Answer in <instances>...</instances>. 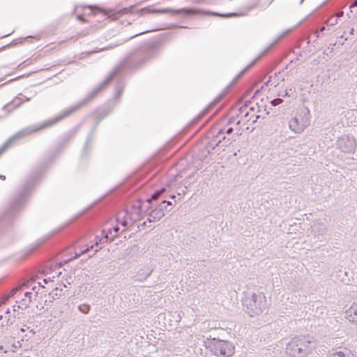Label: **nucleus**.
Segmentation results:
<instances>
[{"instance_id": "nucleus-1", "label": "nucleus", "mask_w": 357, "mask_h": 357, "mask_svg": "<svg viewBox=\"0 0 357 357\" xmlns=\"http://www.w3.org/2000/svg\"><path fill=\"white\" fill-rule=\"evenodd\" d=\"M158 44H145L130 52L125 59L109 73L106 79L94 88L82 100L68 109L73 114L95 99L100 93L116 78H119L125 69L134 70L144 65L158 53Z\"/></svg>"}, {"instance_id": "nucleus-2", "label": "nucleus", "mask_w": 357, "mask_h": 357, "mask_svg": "<svg viewBox=\"0 0 357 357\" xmlns=\"http://www.w3.org/2000/svg\"><path fill=\"white\" fill-rule=\"evenodd\" d=\"M44 171L43 165L38 166L26 178L17 195L11 199L8 208L0 215V229L11 225L14 222Z\"/></svg>"}, {"instance_id": "nucleus-3", "label": "nucleus", "mask_w": 357, "mask_h": 357, "mask_svg": "<svg viewBox=\"0 0 357 357\" xmlns=\"http://www.w3.org/2000/svg\"><path fill=\"white\" fill-rule=\"evenodd\" d=\"M72 114L69 111L68 108L65 109L57 116L54 117L52 119H50L43 123H40L38 124H34L29 126L22 130L17 132L14 135H13L10 139H8L0 148V155L7 150L17 139H22L33 132H37L43 129L47 128L49 127L53 126L56 124L59 121L65 119L66 118L70 116Z\"/></svg>"}, {"instance_id": "nucleus-4", "label": "nucleus", "mask_w": 357, "mask_h": 357, "mask_svg": "<svg viewBox=\"0 0 357 357\" xmlns=\"http://www.w3.org/2000/svg\"><path fill=\"white\" fill-rule=\"evenodd\" d=\"M316 342L308 335H298L291 338L286 346V353L290 357H307L313 354Z\"/></svg>"}, {"instance_id": "nucleus-5", "label": "nucleus", "mask_w": 357, "mask_h": 357, "mask_svg": "<svg viewBox=\"0 0 357 357\" xmlns=\"http://www.w3.org/2000/svg\"><path fill=\"white\" fill-rule=\"evenodd\" d=\"M205 344L213 354L219 357H230L235 353L234 345L227 340L215 337L207 338Z\"/></svg>"}, {"instance_id": "nucleus-6", "label": "nucleus", "mask_w": 357, "mask_h": 357, "mask_svg": "<svg viewBox=\"0 0 357 357\" xmlns=\"http://www.w3.org/2000/svg\"><path fill=\"white\" fill-rule=\"evenodd\" d=\"M245 311L250 316L254 317L264 312L266 306L265 296L262 294H252L251 296H245L242 300Z\"/></svg>"}, {"instance_id": "nucleus-7", "label": "nucleus", "mask_w": 357, "mask_h": 357, "mask_svg": "<svg viewBox=\"0 0 357 357\" xmlns=\"http://www.w3.org/2000/svg\"><path fill=\"white\" fill-rule=\"evenodd\" d=\"M137 12L141 14H166L172 15H183L185 16L196 15L200 13L199 10L192 8H182L179 9L167 8H151V7H145L138 10Z\"/></svg>"}, {"instance_id": "nucleus-8", "label": "nucleus", "mask_w": 357, "mask_h": 357, "mask_svg": "<svg viewBox=\"0 0 357 357\" xmlns=\"http://www.w3.org/2000/svg\"><path fill=\"white\" fill-rule=\"evenodd\" d=\"M310 113L307 107L299 109L296 116L289 121V128L295 132H301L310 123Z\"/></svg>"}, {"instance_id": "nucleus-9", "label": "nucleus", "mask_w": 357, "mask_h": 357, "mask_svg": "<svg viewBox=\"0 0 357 357\" xmlns=\"http://www.w3.org/2000/svg\"><path fill=\"white\" fill-rule=\"evenodd\" d=\"M338 148L344 153H354L356 149V142L354 137L344 135L337 140Z\"/></svg>"}, {"instance_id": "nucleus-10", "label": "nucleus", "mask_w": 357, "mask_h": 357, "mask_svg": "<svg viewBox=\"0 0 357 357\" xmlns=\"http://www.w3.org/2000/svg\"><path fill=\"white\" fill-rule=\"evenodd\" d=\"M100 122H101V121H99V119L97 118L96 121L93 123L90 132H89L87 138L86 139V142H85L84 145L82 149V158H86L88 155V154L90 153V151L91 150V144L93 142V137L96 132L97 127L98 126V125Z\"/></svg>"}, {"instance_id": "nucleus-11", "label": "nucleus", "mask_w": 357, "mask_h": 357, "mask_svg": "<svg viewBox=\"0 0 357 357\" xmlns=\"http://www.w3.org/2000/svg\"><path fill=\"white\" fill-rule=\"evenodd\" d=\"M326 357H357L354 352L347 347H336L329 350Z\"/></svg>"}, {"instance_id": "nucleus-12", "label": "nucleus", "mask_w": 357, "mask_h": 357, "mask_svg": "<svg viewBox=\"0 0 357 357\" xmlns=\"http://www.w3.org/2000/svg\"><path fill=\"white\" fill-rule=\"evenodd\" d=\"M119 227H114L112 229H109V231H107L105 229H103L102 231L103 237L99 240L100 243H107L108 241H112L114 236H116V234L119 232Z\"/></svg>"}, {"instance_id": "nucleus-13", "label": "nucleus", "mask_w": 357, "mask_h": 357, "mask_svg": "<svg viewBox=\"0 0 357 357\" xmlns=\"http://www.w3.org/2000/svg\"><path fill=\"white\" fill-rule=\"evenodd\" d=\"M23 102L20 97H15L12 101L9 102L3 107V110L7 112V114H10L13 109L19 107Z\"/></svg>"}, {"instance_id": "nucleus-14", "label": "nucleus", "mask_w": 357, "mask_h": 357, "mask_svg": "<svg viewBox=\"0 0 357 357\" xmlns=\"http://www.w3.org/2000/svg\"><path fill=\"white\" fill-rule=\"evenodd\" d=\"M346 318L357 325V303H354L346 312Z\"/></svg>"}, {"instance_id": "nucleus-15", "label": "nucleus", "mask_w": 357, "mask_h": 357, "mask_svg": "<svg viewBox=\"0 0 357 357\" xmlns=\"http://www.w3.org/2000/svg\"><path fill=\"white\" fill-rule=\"evenodd\" d=\"M161 209H152L151 212L149 213V217L147 218V221L151 222H155L156 221L160 220L162 217H164V213L160 211Z\"/></svg>"}, {"instance_id": "nucleus-16", "label": "nucleus", "mask_w": 357, "mask_h": 357, "mask_svg": "<svg viewBox=\"0 0 357 357\" xmlns=\"http://www.w3.org/2000/svg\"><path fill=\"white\" fill-rule=\"evenodd\" d=\"M153 272V268L151 266H145L144 268L140 269L137 273L138 280L142 281L146 280L148 277L150 276L151 273Z\"/></svg>"}, {"instance_id": "nucleus-17", "label": "nucleus", "mask_w": 357, "mask_h": 357, "mask_svg": "<svg viewBox=\"0 0 357 357\" xmlns=\"http://www.w3.org/2000/svg\"><path fill=\"white\" fill-rule=\"evenodd\" d=\"M217 138H218V136L215 137L213 139L208 141L206 144L205 148L210 149L211 151H212L213 150H215L217 146H220V144L222 143V140L221 139L217 140Z\"/></svg>"}, {"instance_id": "nucleus-18", "label": "nucleus", "mask_w": 357, "mask_h": 357, "mask_svg": "<svg viewBox=\"0 0 357 357\" xmlns=\"http://www.w3.org/2000/svg\"><path fill=\"white\" fill-rule=\"evenodd\" d=\"M114 107L110 105L106 106L98 115L97 118L99 121H102L105 117L109 116L113 111Z\"/></svg>"}, {"instance_id": "nucleus-19", "label": "nucleus", "mask_w": 357, "mask_h": 357, "mask_svg": "<svg viewBox=\"0 0 357 357\" xmlns=\"http://www.w3.org/2000/svg\"><path fill=\"white\" fill-rule=\"evenodd\" d=\"M265 54V52L261 53V55H259L255 60H254L250 65H248L246 68H245L241 72H240L235 77L234 81H237L241 78V77L243 75V74L252 65H254L258 60L260 59L261 57L263 56V55Z\"/></svg>"}, {"instance_id": "nucleus-20", "label": "nucleus", "mask_w": 357, "mask_h": 357, "mask_svg": "<svg viewBox=\"0 0 357 357\" xmlns=\"http://www.w3.org/2000/svg\"><path fill=\"white\" fill-rule=\"evenodd\" d=\"M124 88V84L121 81H119L116 86V92L114 98L119 99Z\"/></svg>"}, {"instance_id": "nucleus-21", "label": "nucleus", "mask_w": 357, "mask_h": 357, "mask_svg": "<svg viewBox=\"0 0 357 357\" xmlns=\"http://www.w3.org/2000/svg\"><path fill=\"white\" fill-rule=\"evenodd\" d=\"M31 303V299H30L29 298H22L19 302L20 307H21V310H24L27 309L28 307H29Z\"/></svg>"}, {"instance_id": "nucleus-22", "label": "nucleus", "mask_w": 357, "mask_h": 357, "mask_svg": "<svg viewBox=\"0 0 357 357\" xmlns=\"http://www.w3.org/2000/svg\"><path fill=\"white\" fill-rule=\"evenodd\" d=\"M123 214V218H126L125 220H122L121 222V224L123 226V227H126L127 225H129V221L128 220V218H129L130 219H131V218L130 217V215L128 213V212L126 211H123L121 213H119L117 216V221H119V219L121 218V215Z\"/></svg>"}, {"instance_id": "nucleus-23", "label": "nucleus", "mask_w": 357, "mask_h": 357, "mask_svg": "<svg viewBox=\"0 0 357 357\" xmlns=\"http://www.w3.org/2000/svg\"><path fill=\"white\" fill-rule=\"evenodd\" d=\"M208 13L210 15H215V16H222V17H234V16H238V13H226V14H220L218 13L208 12Z\"/></svg>"}, {"instance_id": "nucleus-24", "label": "nucleus", "mask_w": 357, "mask_h": 357, "mask_svg": "<svg viewBox=\"0 0 357 357\" xmlns=\"http://www.w3.org/2000/svg\"><path fill=\"white\" fill-rule=\"evenodd\" d=\"M156 209H161L160 211L164 213V216L165 215V213L170 211L172 208H168L167 205H165V203H162V202L160 203V204L158 205L156 207Z\"/></svg>"}, {"instance_id": "nucleus-25", "label": "nucleus", "mask_w": 357, "mask_h": 357, "mask_svg": "<svg viewBox=\"0 0 357 357\" xmlns=\"http://www.w3.org/2000/svg\"><path fill=\"white\" fill-rule=\"evenodd\" d=\"M296 92V88H289L285 89L284 93L280 96L282 97H291Z\"/></svg>"}, {"instance_id": "nucleus-26", "label": "nucleus", "mask_w": 357, "mask_h": 357, "mask_svg": "<svg viewBox=\"0 0 357 357\" xmlns=\"http://www.w3.org/2000/svg\"><path fill=\"white\" fill-rule=\"evenodd\" d=\"M15 315L11 316L9 314L8 316H3V319H5L6 321V326H10L13 324V323L15 321Z\"/></svg>"}, {"instance_id": "nucleus-27", "label": "nucleus", "mask_w": 357, "mask_h": 357, "mask_svg": "<svg viewBox=\"0 0 357 357\" xmlns=\"http://www.w3.org/2000/svg\"><path fill=\"white\" fill-rule=\"evenodd\" d=\"M78 309L81 312L87 314L91 309V306L89 304H82L78 307Z\"/></svg>"}, {"instance_id": "nucleus-28", "label": "nucleus", "mask_w": 357, "mask_h": 357, "mask_svg": "<svg viewBox=\"0 0 357 357\" xmlns=\"http://www.w3.org/2000/svg\"><path fill=\"white\" fill-rule=\"evenodd\" d=\"M165 191V188H162L160 190L155 191L154 193L151 195L150 199H152V200L157 199L159 197V196H160V195L162 193H163Z\"/></svg>"}, {"instance_id": "nucleus-29", "label": "nucleus", "mask_w": 357, "mask_h": 357, "mask_svg": "<svg viewBox=\"0 0 357 357\" xmlns=\"http://www.w3.org/2000/svg\"><path fill=\"white\" fill-rule=\"evenodd\" d=\"M337 20L336 17H331L326 22L328 26H332L337 24Z\"/></svg>"}, {"instance_id": "nucleus-30", "label": "nucleus", "mask_w": 357, "mask_h": 357, "mask_svg": "<svg viewBox=\"0 0 357 357\" xmlns=\"http://www.w3.org/2000/svg\"><path fill=\"white\" fill-rule=\"evenodd\" d=\"M212 151H211L210 149L204 148L202 151V155L201 156L203 158H201L202 160L205 159L209 154L211 153Z\"/></svg>"}, {"instance_id": "nucleus-31", "label": "nucleus", "mask_w": 357, "mask_h": 357, "mask_svg": "<svg viewBox=\"0 0 357 357\" xmlns=\"http://www.w3.org/2000/svg\"><path fill=\"white\" fill-rule=\"evenodd\" d=\"M292 31V29H287L286 30L278 39V41L282 40L283 38L287 36L288 34H289Z\"/></svg>"}, {"instance_id": "nucleus-32", "label": "nucleus", "mask_w": 357, "mask_h": 357, "mask_svg": "<svg viewBox=\"0 0 357 357\" xmlns=\"http://www.w3.org/2000/svg\"><path fill=\"white\" fill-rule=\"evenodd\" d=\"M4 326H6L5 319H3V315H0V330L3 328Z\"/></svg>"}, {"instance_id": "nucleus-33", "label": "nucleus", "mask_w": 357, "mask_h": 357, "mask_svg": "<svg viewBox=\"0 0 357 357\" xmlns=\"http://www.w3.org/2000/svg\"><path fill=\"white\" fill-rule=\"evenodd\" d=\"M93 245H91L90 247H87L86 249L82 250L81 252L79 255H76V257H79V255L86 253L89 252L91 249H92Z\"/></svg>"}, {"instance_id": "nucleus-34", "label": "nucleus", "mask_w": 357, "mask_h": 357, "mask_svg": "<svg viewBox=\"0 0 357 357\" xmlns=\"http://www.w3.org/2000/svg\"><path fill=\"white\" fill-rule=\"evenodd\" d=\"M162 203H165V205H167V207H168V208H172V205H173V204H172V202H170V201H167V200H165V199L162 200Z\"/></svg>"}, {"instance_id": "nucleus-35", "label": "nucleus", "mask_w": 357, "mask_h": 357, "mask_svg": "<svg viewBox=\"0 0 357 357\" xmlns=\"http://www.w3.org/2000/svg\"><path fill=\"white\" fill-rule=\"evenodd\" d=\"M18 301L16 302V304L13 306V311L16 312L21 309V307H20V304H17Z\"/></svg>"}, {"instance_id": "nucleus-36", "label": "nucleus", "mask_w": 357, "mask_h": 357, "mask_svg": "<svg viewBox=\"0 0 357 357\" xmlns=\"http://www.w3.org/2000/svg\"><path fill=\"white\" fill-rule=\"evenodd\" d=\"M31 295H32L31 291H26L24 293V298H29L30 299H31Z\"/></svg>"}, {"instance_id": "nucleus-37", "label": "nucleus", "mask_w": 357, "mask_h": 357, "mask_svg": "<svg viewBox=\"0 0 357 357\" xmlns=\"http://www.w3.org/2000/svg\"><path fill=\"white\" fill-rule=\"evenodd\" d=\"M38 289H39V287H38V286H34L31 288V290L36 292V296H37L38 294Z\"/></svg>"}, {"instance_id": "nucleus-38", "label": "nucleus", "mask_w": 357, "mask_h": 357, "mask_svg": "<svg viewBox=\"0 0 357 357\" xmlns=\"http://www.w3.org/2000/svg\"><path fill=\"white\" fill-rule=\"evenodd\" d=\"M149 31H144L140 32V33H137V34H135V35H134V36H130V37L129 38V39H131V38H134V37H135V36H139V35H141V34H143V33H148V32H149Z\"/></svg>"}, {"instance_id": "nucleus-39", "label": "nucleus", "mask_w": 357, "mask_h": 357, "mask_svg": "<svg viewBox=\"0 0 357 357\" xmlns=\"http://www.w3.org/2000/svg\"><path fill=\"white\" fill-rule=\"evenodd\" d=\"M77 18L78 20H79L81 22H84V17L82 15H78L77 16Z\"/></svg>"}, {"instance_id": "nucleus-40", "label": "nucleus", "mask_w": 357, "mask_h": 357, "mask_svg": "<svg viewBox=\"0 0 357 357\" xmlns=\"http://www.w3.org/2000/svg\"><path fill=\"white\" fill-rule=\"evenodd\" d=\"M233 128L231 127L229 128L227 130H226V133L229 135L231 134L232 132H233Z\"/></svg>"}, {"instance_id": "nucleus-41", "label": "nucleus", "mask_w": 357, "mask_h": 357, "mask_svg": "<svg viewBox=\"0 0 357 357\" xmlns=\"http://www.w3.org/2000/svg\"><path fill=\"white\" fill-rule=\"evenodd\" d=\"M0 351L1 353H7V350L4 349V347L2 345L0 346Z\"/></svg>"}, {"instance_id": "nucleus-42", "label": "nucleus", "mask_w": 357, "mask_h": 357, "mask_svg": "<svg viewBox=\"0 0 357 357\" xmlns=\"http://www.w3.org/2000/svg\"><path fill=\"white\" fill-rule=\"evenodd\" d=\"M60 296V294H57V293H55L52 295V298L53 299H56V298H58Z\"/></svg>"}, {"instance_id": "nucleus-43", "label": "nucleus", "mask_w": 357, "mask_h": 357, "mask_svg": "<svg viewBox=\"0 0 357 357\" xmlns=\"http://www.w3.org/2000/svg\"><path fill=\"white\" fill-rule=\"evenodd\" d=\"M36 249V247H33L31 248L29 251V253L28 255H31L32 252H33V251Z\"/></svg>"}, {"instance_id": "nucleus-44", "label": "nucleus", "mask_w": 357, "mask_h": 357, "mask_svg": "<svg viewBox=\"0 0 357 357\" xmlns=\"http://www.w3.org/2000/svg\"><path fill=\"white\" fill-rule=\"evenodd\" d=\"M357 6V0L355 1L352 4H351L350 8L356 7Z\"/></svg>"}, {"instance_id": "nucleus-45", "label": "nucleus", "mask_w": 357, "mask_h": 357, "mask_svg": "<svg viewBox=\"0 0 357 357\" xmlns=\"http://www.w3.org/2000/svg\"><path fill=\"white\" fill-rule=\"evenodd\" d=\"M49 281H51V278H45L43 280V282L47 284Z\"/></svg>"}, {"instance_id": "nucleus-46", "label": "nucleus", "mask_w": 357, "mask_h": 357, "mask_svg": "<svg viewBox=\"0 0 357 357\" xmlns=\"http://www.w3.org/2000/svg\"><path fill=\"white\" fill-rule=\"evenodd\" d=\"M14 44H15V40H13V42L11 43H10L9 45H6L5 47H3V49L6 48V47H9L10 45H13Z\"/></svg>"}, {"instance_id": "nucleus-47", "label": "nucleus", "mask_w": 357, "mask_h": 357, "mask_svg": "<svg viewBox=\"0 0 357 357\" xmlns=\"http://www.w3.org/2000/svg\"><path fill=\"white\" fill-rule=\"evenodd\" d=\"M319 34H320L319 31L314 33L315 37L317 38H318L319 37Z\"/></svg>"}, {"instance_id": "nucleus-48", "label": "nucleus", "mask_w": 357, "mask_h": 357, "mask_svg": "<svg viewBox=\"0 0 357 357\" xmlns=\"http://www.w3.org/2000/svg\"><path fill=\"white\" fill-rule=\"evenodd\" d=\"M147 204H148L149 206L146 207V209L145 212H147V210L151 208V203L148 201Z\"/></svg>"}, {"instance_id": "nucleus-49", "label": "nucleus", "mask_w": 357, "mask_h": 357, "mask_svg": "<svg viewBox=\"0 0 357 357\" xmlns=\"http://www.w3.org/2000/svg\"><path fill=\"white\" fill-rule=\"evenodd\" d=\"M354 33V28H351V29L349 31V34L353 35Z\"/></svg>"}, {"instance_id": "nucleus-50", "label": "nucleus", "mask_w": 357, "mask_h": 357, "mask_svg": "<svg viewBox=\"0 0 357 357\" xmlns=\"http://www.w3.org/2000/svg\"><path fill=\"white\" fill-rule=\"evenodd\" d=\"M324 30H325V27L322 26V27L320 28L319 32L322 33Z\"/></svg>"}, {"instance_id": "nucleus-51", "label": "nucleus", "mask_w": 357, "mask_h": 357, "mask_svg": "<svg viewBox=\"0 0 357 357\" xmlns=\"http://www.w3.org/2000/svg\"><path fill=\"white\" fill-rule=\"evenodd\" d=\"M259 117V116H255V119L252 120V123H255L257 120V119Z\"/></svg>"}, {"instance_id": "nucleus-52", "label": "nucleus", "mask_w": 357, "mask_h": 357, "mask_svg": "<svg viewBox=\"0 0 357 357\" xmlns=\"http://www.w3.org/2000/svg\"><path fill=\"white\" fill-rule=\"evenodd\" d=\"M5 314H8V315L10 314V309H9V308H8V309H7V310L6 311V313H5Z\"/></svg>"}, {"instance_id": "nucleus-53", "label": "nucleus", "mask_w": 357, "mask_h": 357, "mask_svg": "<svg viewBox=\"0 0 357 357\" xmlns=\"http://www.w3.org/2000/svg\"><path fill=\"white\" fill-rule=\"evenodd\" d=\"M147 222H149L147 220H146V221H144V222L141 225V226H142V227L146 226Z\"/></svg>"}, {"instance_id": "nucleus-54", "label": "nucleus", "mask_w": 357, "mask_h": 357, "mask_svg": "<svg viewBox=\"0 0 357 357\" xmlns=\"http://www.w3.org/2000/svg\"><path fill=\"white\" fill-rule=\"evenodd\" d=\"M0 178H1L2 180H5L6 176L3 175H0Z\"/></svg>"}, {"instance_id": "nucleus-55", "label": "nucleus", "mask_w": 357, "mask_h": 357, "mask_svg": "<svg viewBox=\"0 0 357 357\" xmlns=\"http://www.w3.org/2000/svg\"><path fill=\"white\" fill-rule=\"evenodd\" d=\"M170 198L171 199H175L176 198V195H170Z\"/></svg>"}, {"instance_id": "nucleus-56", "label": "nucleus", "mask_w": 357, "mask_h": 357, "mask_svg": "<svg viewBox=\"0 0 357 357\" xmlns=\"http://www.w3.org/2000/svg\"><path fill=\"white\" fill-rule=\"evenodd\" d=\"M24 98H25V101H26V102H27V101H29V100H30V99H31L30 98H26V97H25V96H24Z\"/></svg>"}, {"instance_id": "nucleus-57", "label": "nucleus", "mask_w": 357, "mask_h": 357, "mask_svg": "<svg viewBox=\"0 0 357 357\" xmlns=\"http://www.w3.org/2000/svg\"><path fill=\"white\" fill-rule=\"evenodd\" d=\"M250 110L253 112V111L255 110L254 107H250Z\"/></svg>"}, {"instance_id": "nucleus-58", "label": "nucleus", "mask_w": 357, "mask_h": 357, "mask_svg": "<svg viewBox=\"0 0 357 357\" xmlns=\"http://www.w3.org/2000/svg\"><path fill=\"white\" fill-rule=\"evenodd\" d=\"M185 190H182V194H185Z\"/></svg>"}, {"instance_id": "nucleus-59", "label": "nucleus", "mask_w": 357, "mask_h": 357, "mask_svg": "<svg viewBox=\"0 0 357 357\" xmlns=\"http://www.w3.org/2000/svg\"><path fill=\"white\" fill-rule=\"evenodd\" d=\"M248 115V112H247L245 114V116H247Z\"/></svg>"}, {"instance_id": "nucleus-60", "label": "nucleus", "mask_w": 357, "mask_h": 357, "mask_svg": "<svg viewBox=\"0 0 357 357\" xmlns=\"http://www.w3.org/2000/svg\"><path fill=\"white\" fill-rule=\"evenodd\" d=\"M10 33H8L7 35H5L3 37H6L7 36H10Z\"/></svg>"}, {"instance_id": "nucleus-61", "label": "nucleus", "mask_w": 357, "mask_h": 357, "mask_svg": "<svg viewBox=\"0 0 357 357\" xmlns=\"http://www.w3.org/2000/svg\"><path fill=\"white\" fill-rule=\"evenodd\" d=\"M98 250V249L95 250L94 253L97 252Z\"/></svg>"}, {"instance_id": "nucleus-62", "label": "nucleus", "mask_w": 357, "mask_h": 357, "mask_svg": "<svg viewBox=\"0 0 357 357\" xmlns=\"http://www.w3.org/2000/svg\"><path fill=\"white\" fill-rule=\"evenodd\" d=\"M304 0H301L300 3L301 4Z\"/></svg>"}, {"instance_id": "nucleus-63", "label": "nucleus", "mask_w": 357, "mask_h": 357, "mask_svg": "<svg viewBox=\"0 0 357 357\" xmlns=\"http://www.w3.org/2000/svg\"><path fill=\"white\" fill-rule=\"evenodd\" d=\"M95 244H96V245H98V241H96Z\"/></svg>"}, {"instance_id": "nucleus-64", "label": "nucleus", "mask_w": 357, "mask_h": 357, "mask_svg": "<svg viewBox=\"0 0 357 357\" xmlns=\"http://www.w3.org/2000/svg\"><path fill=\"white\" fill-rule=\"evenodd\" d=\"M39 286L38 287H40L42 286V284H40V282L38 283Z\"/></svg>"}]
</instances>
